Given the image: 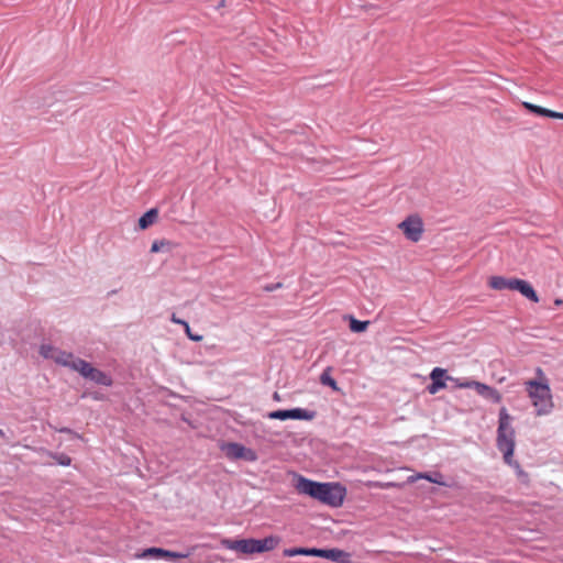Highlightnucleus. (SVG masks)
<instances>
[{"instance_id":"f257e3e1","label":"nucleus","mask_w":563,"mask_h":563,"mask_svg":"<svg viewBox=\"0 0 563 563\" xmlns=\"http://www.w3.org/2000/svg\"><path fill=\"white\" fill-rule=\"evenodd\" d=\"M511 422L512 417L505 407H501L498 415L497 448L503 453L504 461L522 474L519 463L512 459L516 433Z\"/></svg>"},{"instance_id":"f03ea898","label":"nucleus","mask_w":563,"mask_h":563,"mask_svg":"<svg viewBox=\"0 0 563 563\" xmlns=\"http://www.w3.org/2000/svg\"><path fill=\"white\" fill-rule=\"evenodd\" d=\"M525 389L536 409L537 416H545L552 411L554 404L548 383L530 379L525 383Z\"/></svg>"},{"instance_id":"7ed1b4c3","label":"nucleus","mask_w":563,"mask_h":563,"mask_svg":"<svg viewBox=\"0 0 563 563\" xmlns=\"http://www.w3.org/2000/svg\"><path fill=\"white\" fill-rule=\"evenodd\" d=\"M318 501L331 506L340 507L346 495V489L340 483H322Z\"/></svg>"},{"instance_id":"20e7f679","label":"nucleus","mask_w":563,"mask_h":563,"mask_svg":"<svg viewBox=\"0 0 563 563\" xmlns=\"http://www.w3.org/2000/svg\"><path fill=\"white\" fill-rule=\"evenodd\" d=\"M78 373L86 379H89L98 385L110 387L113 384L112 377L106 372L93 367L89 362L82 360L78 362Z\"/></svg>"},{"instance_id":"39448f33","label":"nucleus","mask_w":563,"mask_h":563,"mask_svg":"<svg viewBox=\"0 0 563 563\" xmlns=\"http://www.w3.org/2000/svg\"><path fill=\"white\" fill-rule=\"evenodd\" d=\"M317 412L313 410H308L303 408H292V409H278L268 412L267 417L273 420H312L314 419Z\"/></svg>"},{"instance_id":"423d86ee","label":"nucleus","mask_w":563,"mask_h":563,"mask_svg":"<svg viewBox=\"0 0 563 563\" xmlns=\"http://www.w3.org/2000/svg\"><path fill=\"white\" fill-rule=\"evenodd\" d=\"M405 236L411 242H418L423 233V223L418 216H409L398 224Z\"/></svg>"},{"instance_id":"0eeeda50","label":"nucleus","mask_w":563,"mask_h":563,"mask_svg":"<svg viewBox=\"0 0 563 563\" xmlns=\"http://www.w3.org/2000/svg\"><path fill=\"white\" fill-rule=\"evenodd\" d=\"M223 449L227 457L231 460H244L249 462L257 460V454L254 450L236 442H230Z\"/></svg>"},{"instance_id":"6e6552de","label":"nucleus","mask_w":563,"mask_h":563,"mask_svg":"<svg viewBox=\"0 0 563 563\" xmlns=\"http://www.w3.org/2000/svg\"><path fill=\"white\" fill-rule=\"evenodd\" d=\"M460 388H473L479 396L493 402H500L501 400V395L497 389L479 382H460Z\"/></svg>"},{"instance_id":"1a4fd4ad","label":"nucleus","mask_w":563,"mask_h":563,"mask_svg":"<svg viewBox=\"0 0 563 563\" xmlns=\"http://www.w3.org/2000/svg\"><path fill=\"white\" fill-rule=\"evenodd\" d=\"M195 550V547H192L188 552L186 553H180V552H174V551H169V550H165V549H162V548H147L145 549L141 554H139L137 556L139 558H142V559H147V558H153V559H185V558H188L191 552Z\"/></svg>"},{"instance_id":"9d476101","label":"nucleus","mask_w":563,"mask_h":563,"mask_svg":"<svg viewBox=\"0 0 563 563\" xmlns=\"http://www.w3.org/2000/svg\"><path fill=\"white\" fill-rule=\"evenodd\" d=\"M322 483L311 481L303 476H299L296 488L299 494L307 495L313 499H318Z\"/></svg>"},{"instance_id":"9b49d317","label":"nucleus","mask_w":563,"mask_h":563,"mask_svg":"<svg viewBox=\"0 0 563 563\" xmlns=\"http://www.w3.org/2000/svg\"><path fill=\"white\" fill-rule=\"evenodd\" d=\"M322 483L311 481L303 476H299L296 488L299 494L307 495L313 499H318Z\"/></svg>"},{"instance_id":"f8f14e48","label":"nucleus","mask_w":563,"mask_h":563,"mask_svg":"<svg viewBox=\"0 0 563 563\" xmlns=\"http://www.w3.org/2000/svg\"><path fill=\"white\" fill-rule=\"evenodd\" d=\"M223 545L229 550H235L244 554L255 553L254 539L224 540Z\"/></svg>"},{"instance_id":"ddd939ff","label":"nucleus","mask_w":563,"mask_h":563,"mask_svg":"<svg viewBox=\"0 0 563 563\" xmlns=\"http://www.w3.org/2000/svg\"><path fill=\"white\" fill-rule=\"evenodd\" d=\"M430 378L431 384L427 386V390L431 395L437 394L440 389L445 387V380L448 379V377L445 376V369L440 367L433 368L430 374Z\"/></svg>"},{"instance_id":"4468645a","label":"nucleus","mask_w":563,"mask_h":563,"mask_svg":"<svg viewBox=\"0 0 563 563\" xmlns=\"http://www.w3.org/2000/svg\"><path fill=\"white\" fill-rule=\"evenodd\" d=\"M58 357H56V364L68 367L75 372L78 371L79 366L77 365L78 362H82V358L75 357L71 352L63 351L60 349L57 350Z\"/></svg>"},{"instance_id":"2eb2a0df","label":"nucleus","mask_w":563,"mask_h":563,"mask_svg":"<svg viewBox=\"0 0 563 563\" xmlns=\"http://www.w3.org/2000/svg\"><path fill=\"white\" fill-rule=\"evenodd\" d=\"M512 290L519 291L522 296L531 300L532 302H539V297L533 287L527 280L516 278L514 280Z\"/></svg>"},{"instance_id":"dca6fc26","label":"nucleus","mask_w":563,"mask_h":563,"mask_svg":"<svg viewBox=\"0 0 563 563\" xmlns=\"http://www.w3.org/2000/svg\"><path fill=\"white\" fill-rule=\"evenodd\" d=\"M278 542L279 539L274 536L264 539H254L255 553L272 551L277 547Z\"/></svg>"},{"instance_id":"f3484780","label":"nucleus","mask_w":563,"mask_h":563,"mask_svg":"<svg viewBox=\"0 0 563 563\" xmlns=\"http://www.w3.org/2000/svg\"><path fill=\"white\" fill-rule=\"evenodd\" d=\"M516 278H505L503 276H493L489 278L488 285L496 290H504L514 288V280Z\"/></svg>"},{"instance_id":"a211bd4d","label":"nucleus","mask_w":563,"mask_h":563,"mask_svg":"<svg viewBox=\"0 0 563 563\" xmlns=\"http://www.w3.org/2000/svg\"><path fill=\"white\" fill-rule=\"evenodd\" d=\"M158 218V211L155 208L147 210L140 219L139 227L141 230L147 229L152 225Z\"/></svg>"},{"instance_id":"6ab92c4d","label":"nucleus","mask_w":563,"mask_h":563,"mask_svg":"<svg viewBox=\"0 0 563 563\" xmlns=\"http://www.w3.org/2000/svg\"><path fill=\"white\" fill-rule=\"evenodd\" d=\"M316 548H289L283 551V555L286 558L297 555L316 556Z\"/></svg>"},{"instance_id":"aec40b11","label":"nucleus","mask_w":563,"mask_h":563,"mask_svg":"<svg viewBox=\"0 0 563 563\" xmlns=\"http://www.w3.org/2000/svg\"><path fill=\"white\" fill-rule=\"evenodd\" d=\"M523 107L529 110L532 113H536L538 115L548 117V118H555V112L553 110L530 103V102H523Z\"/></svg>"},{"instance_id":"412c9836","label":"nucleus","mask_w":563,"mask_h":563,"mask_svg":"<svg viewBox=\"0 0 563 563\" xmlns=\"http://www.w3.org/2000/svg\"><path fill=\"white\" fill-rule=\"evenodd\" d=\"M331 367H327L320 375V383L324 386H329L332 390L338 391V383L336 380L331 376Z\"/></svg>"},{"instance_id":"4be33fe9","label":"nucleus","mask_w":563,"mask_h":563,"mask_svg":"<svg viewBox=\"0 0 563 563\" xmlns=\"http://www.w3.org/2000/svg\"><path fill=\"white\" fill-rule=\"evenodd\" d=\"M369 324V321H360L350 317V330L355 333L364 332Z\"/></svg>"},{"instance_id":"5701e85b","label":"nucleus","mask_w":563,"mask_h":563,"mask_svg":"<svg viewBox=\"0 0 563 563\" xmlns=\"http://www.w3.org/2000/svg\"><path fill=\"white\" fill-rule=\"evenodd\" d=\"M57 464L62 466H69L71 464V457L65 453H49Z\"/></svg>"},{"instance_id":"b1692460","label":"nucleus","mask_w":563,"mask_h":563,"mask_svg":"<svg viewBox=\"0 0 563 563\" xmlns=\"http://www.w3.org/2000/svg\"><path fill=\"white\" fill-rule=\"evenodd\" d=\"M58 347H55L51 344H42L40 346V354L44 358L51 360V357L55 356L54 353H56Z\"/></svg>"},{"instance_id":"393cba45","label":"nucleus","mask_w":563,"mask_h":563,"mask_svg":"<svg viewBox=\"0 0 563 563\" xmlns=\"http://www.w3.org/2000/svg\"><path fill=\"white\" fill-rule=\"evenodd\" d=\"M166 245H170V242L167 241V240H155L152 243L151 252L152 253H157V252L162 251L163 247L166 246Z\"/></svg>"},{"instance_id":"a878e982","label":"nucleus","mask_w":563,"mask_h":563,"mask_svg":"<svg viewBox=\"0 0 563 563\" xmlns=\"http://www.w3.org/2000/svg\"><path fill=\"white\" fill-rule=\"evenodd\" d=\"M170 321L175 324H180L184 327L185 331L189 332V323L176 316V313H172Z\"/></svg>"},{"instance_id":"bb28decb","label":"nucleus","mask_w":563,"mask_h":563,"mask_svg":"<svg viewBox=\"0 0 563 563\" xmlns=\"http://www.w3.org/2000/svg\"><path fill=\"white\" fill-rule=\"evenodd\" d=\"M282 286H283V285H282V283L268 284V285H266V286L264 287V290H265V291H274V290H276V289L280 288Z\"/></svg>"},{"instance_id":"cd10ccee","label":"nucleus","mask_w":563,"mask_h":563,"mask_svg":"<svg viewBox=\"0 0 563 563\" xmlns=\"http://www.w3.org/2000/svg\"><path fill=\"white\" fill-rule=\"evenodd\" d=\"M186 334L188 335V338L191 340V341H195V342H199L202 340V335H199V334H192V331L189 330L188 331H185Z\"/></svg>"},{"instance_id":"c85d7f7f","label":"nucleus","mask_w":563,"mask_h":563,"mask_svg":"<svg viewBox=\"0 0 563 563\" xmlns=\"http://www.w3.org/2000/svg\"><path fill=\"white\" fill-rule=\"evenodd\" d=\"M59 433H67V434H74V435H77L71 429L67 428V427H64V428H60V429H56Z\"/></svg>"},{"instance_id":"c756f323","label":"nucleus","mask_w":563,"mask_h":563,"mask_svg":"<svg viewBox=\"0 0 563 563\" xmlns=\"http://www.w3.org/2000/svg\"><path fill=\"white\" fill-rule=\"evenodd\" d=\"M554 119L563 120V112H555V118Z\"/></svg>"},{"instance_id":"7c9ffc66","label":"nucleus","mask_w":563,"mask_h":563,"mask_svg":"<svg viewBox=\"0 0 563 563\" xmlns=\"http://www.w3.org/2000/svg\"><path fill=\"white\" fill-rule=\"evenodd\" d=\"M273 398L275 400H279L280 399L279 394L277 391H275L274 395H273Z\"/></svg>"},{"instance_id":"2f4dec72","label":"nucleus","mask_w":563,"mask_h":563,"mask_svg":"<svg viewBox=\"0 0 563 563\" xmlns=\"http://www.w3.org/2000/svg\"><path fill=\"white\" fill-rule=\"evenodd\" d=\"M554 303H555L556 306H561V305L563 303V300H562V299H556V300L554 301Z\"/></svg>"},{"instance_id":"473e14b6","label":"nucleus","mask_w":563,"mask_h":563,"mask_svg":"<svg viewBox=\"0 0 563 563\" xmlns=\"http://www.w3.org/2000/svg\"><path fill=\"white\" fill-rule=\"evenodd\" d=\"M55 356L51 357L54 362H56V357H58V353H54Z\"/></svg>"},{"instance_id":"72a5a7b5","label":"nucleus","mask_w":563,"mask_h":563,"mask_svg":"<svg viewBox=\"0 0 563 563\" xmlns=\"http://www.w3.org/2000/svg\"><path fill=\"white\" fill-rule=\"evenodd\" d=\"M0 437H1V438H5V433H4V431H3V430H1V429H0Z\"/></svg>"},{"instance_id":"f704fd0d","label":"nucleus","mask_w":563,"mask_h":563,"mask_svg":"<svg viewBox=\"0 0 563 563\" xmlns=\"http://www.w3.org/2000/svg\"><path fill=\"white\" fill-rule=\"evenodd\" d=\"M390 486H394L393 483H387L386 485H384V487H390Z\"/></svg>"},{"instance_id":"c9c22d12","label":"nucleus","mask_w":563,"mask_h":563,"mask_svg":"<svg viewBox=\"0 0 563 563\" xmlns=\"http://www.w3.org/2000/svg\"><path fill=\"white\" fill-rule=\"evenodd\" d=\"M115 292H117V290H112V291L109 292V296L110 295H114Z\"/></svg>"}]
</instances>
